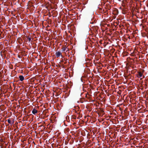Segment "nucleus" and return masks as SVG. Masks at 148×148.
<instances>
[{"instance_id":"obj_6","label":"nucleus","mask_w":148,"mask_h":148,"mask_svg":"<svg viewBox=\"0 0 148 148\" xmlns=\"http://www.w3.org/2000/svg\"><path fill=\"white\" fill-rule=\"evenodd\" d=\"M67 49H68L67 48V47H62V51H65Z\"/></svg>"},{"instance_id":"obj_1","label":"nucleus","mask_w":148,"mask_h":148,"mask_svg":"<svg viewBox=\"0 0 148 148\" xmlns=\"http://www.w3.org/2000/svg\"><path fill=\"white\" fill-rule=\"evenodd\" d=\"M56 55L57 58L59 57L61 55V56H62L61 53L60 51H58L56 52Z\"/></svg>"},{"instance_id":"obj_5","label":"nucleus","mask_w":148,"mask_h":148,"mask_svg":"<svg viewBox=\"0 0 148 148\" xmlns=\"http://www.w3.org/2000/svg\"><path fill=\"white\" fill-rule=\"evenodd\" d=\"M8 123H10V124L12 125L13 123H11V121L10 119H9L8 120Z\"/></svg>"},{"instance_id":"obj_8","label":"nucleus","mask_w":148,"mask_h":148,"mask_svg":"<svg viewBox=\"0 0 148 148\" xmlns=\"http://www.w3.org/2000/svg\"><path fill=\"white\" fill-rule=\"evenodd\" d=\"M101 111L102 112H104L103 110H102Z\"/></svg>"},{"instance_id":"obj_3","label":"nucleus","mask_w":148,"mask_h":148,"mask_svg":"<svg viewBox=\"0 0 148 148\" xmlns=\"http://www.w3.org/2000/svg\"><path fill=\"white\" fill-rule=\"evenodd\" d=\"M32 112L33 114L35 115L38 112V111L35 108H34L33 109Z\"/></svg>"},{"instance_id":"obj_7","label":"nucleus","mask_w":148,"mask_h":148,"mask_svg":"<svg viewBox=\"0 0 148 148\" xmlns=\"http://www.w3.org/2000/svg\"><path fill=\"white\" fill-rule=\"evenodd\" d=\"M27 39H28L29 42H30L31 40V37H29V36H28L27 37Z\"/></svg>"},{"instance_id":"obj_2","label":"nucleus","mask_w":148,"mask_h":148,"mask_svg":"<svg viewBox=\"0 0 148 148\" xmlns=\"http://www.w3.org/2000/svg\"><path fill=\"white\" fill-rule=\"evenodd\" d=\"M138 74L137 75V77L138 78H140L142 77L143 73L140 71L138 72Z\"/></svg>"},{"instance_id":"obj_9","label":"nucleus","mask_w":148,"mask_h":148,"mask_svg":"<svg viewBox=\"0 0 148 148\" xmlns=\"http://www.w3.org/2000/svg\"><path fill=\"white\" fill-rule=\"evenodd\" d=\"M18 56L19 58H20V56Z\"/></svg>"},{"instance_id":"obj_4","label":"nucleus","mask_w":148,"mask_h":148,"mask_svg":"<svg viewBox=\"0 0 148 148\" xmlns=\"http://www.w3.org/2000/svg\"><path fill=\"white\" fill-rule=\"evenodd\" d=\"M19 78L21 81H22L24 80V77L23 75H20L19 77Z\"/></svg>"}]
</instances>
